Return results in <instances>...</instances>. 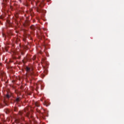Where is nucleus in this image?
Segmentation results:
<instances>
[{
  "mask_svg": "<svg viewBox=\"0 0 124 124\" xmlns=\"http://www.w3.org/2000/svg\"><path fill=\"white\" fill-rule=\"evenodd\" d=\"M34 104H35V106H36V107H40V105L39 104V102H35L34 103Z\"/></svg>",
  "mask_w": 124,
  "mask_h": 124,
  "instance_id": "obj_7",
  "label": "nucleus"
},
{
  "mask_svg": "<svg viewBox=\"0 0 124 124\" xmlns=\"http://www.w3.org/2000/svg\"><path fill=\"white\" fill-rule=\"evenodd\" d=\"M45 0H42V1L40 2V3L39 4V7H42V6L45 5L44 1Z\"/></svg>",
  "mask_w": 124,
  "mask_h": 124,
  "instance_id": "obj_4",
  "label": "nucleus"
},
{
  "mask_svg": "<svg viewBox=\"0 0 124 124\" xmlns=\"http://www.w3.org/2000/svg\"><path fill=\"white\" fill-rule=\"evenodd\" d=\"M21 97H17L16 98V101L18 103V102H20L21 101Z\"/></svg>",
  "mask_w": 124,
  "mask_h": 124,
  "instance_id": "obj_6",
  "label": "nucleus"
},
{
  "mask_svg": "<svg viewBox=\"0 0 124 124\" xmlns=\"http://www.w3.org/2000/svg\"><path fill=\"white\" fill-rule=\"evenodd\" d=\"M14 111H17V108H14Z\"/></svg>",
  "mask_w": 124,
  "mask_h": 124,
  "instance_id": "obj_14",
  "label": "nucleus"
},
{
  "mask_svg": "<svg viewBox=\"0 0 124 124\" xmlns=\"http://www.w3.org/2000/svg\"><path fill=\"white\" fill-rule=\"evenodd\" d=\"M50 0H47V2H49V1H50Z\"/></svg>",
  "mask_w": 124,
  "mask_h": 124,
  "instance_id": "obj_19",
  "label": "nucleus"
},
{
  "mask_svg": "<svg viewBox=\"0 0 124 124\" xmlns=\"http://www.w3.org/2000/svg\"><path fill=\"white\" fill-rule=\"evenodd\" d=\"M31 111V107H28L26 108L24 111H19V114L20 116H22V115H24L27 117V118H32V116L30 113V111Z\"/></svg>",
  "mask_w": 124,
  "mask_h": 124,
  "instance_id": "obj_1",
  "label": "nucleus"
},
{
  "mask_svg": "<svg viewBox=\"0 0 124 124\" xmlns=\"http://www.w3.org/2000/svg\"><path fill=\"white\" fill-rule=\"evenodd\" d=\"M21 119L22 120V121H24V117H21Z\"/></svg>",
  "mask_w": 124,
  "mask_h": 124,
  "instance_id": "obj_17",
  "label": "nucleus"
},
{
  "mask_svg": "<svg viewBox=\"0 0 124 124\" xmlns=\"http://www.w3.org/2000/svg\"><path fill=\"white\" fill-rule=\"evenodd\" d=\"M37 12H41V9H40L39 7H37Z\"/></svg>",
  "mask_w": 124,
  "mask_h": 124,
  "instance_id": "obj_9",
  "label": "nucleus"
},
{
  "mask_svg": "<svg viewBox=\"0 0 124 124\" xmlns=\"http://www.w3.org/2000/svg\"><path fill=\"white\" fill-rule=\"evenodd\" d=\"M26 70L27 72H31L30 74H32V72H31V71H32V69H31L29 67H26Z\"/></svg>",
  "mask_w": 124,
  "mask_h": 124,
  "instance_id": "obj_2",
  "label": "nucleus"
},
{
  "mask_svg": "<svg viewBox=\"0 0 124 124\" xmlns=\"http://www.w3.org/2000/svg\"><path fill=\"white\" fill-rule=\"evenodd\" d=\"M10 95L9 94H7V95H6V97L7 98H10Z\"/></svg>",
  "mask_w": 124,
  "mask_h": 124,
  "instance_id": "obj_11",
  "label": "nucleus"
},
{
  "mask_svg": "<svg viewBox=\"0 0 124 124\" xmlns=\"http://www.w3.org/2000/svg\"><path fill=\"white\" fill-rule=\"evenodd\" d=\"M2 35H3V36L4 37V36H5V35L4 34H2Z\"/></svg>",
  "mask_w": 124,
  "mask_h": 124,
  "instance_id": "obj_18",
  "label": "nucleus"
},
{
  "mask_svg": "<svg viewBox=\"0 0 124 124\" xmlns=\"http://www.w3.org/2000/svg\"><path fill=\"white\" fill-rule=\"evenodd\" d=\"M33 2H35V4L37 5V3L39 2V0H31V3L32 4Z\"/></svg>",
  "mask_w": 124,
  "mask_h": 124,
  "instance_id": "obj_3",
  "label": "nucleus"
},
{
  "mask_svg": "<svg viewBox=\"0 0 124 124\" xmlns=\"http://www.w3.org/2000/svg\"><path fill=\"white\" fill-rule=\"evenodd\" d=\"M37 28V27H36V26H34V25H32L31 26V30H32V31H35Z\"/></svg>",
  "mask_w": 124,
  "mask_h": 124,
  "instance_id": "obj_5",
  "label": "nucleus"
},
{
  "mask_svg": "<svg viewBox=\"0 0 124 124\" xmlns=\"http://www.w3.org/2000/svg\"><path fill=\"white\" fill-rule=\"evenodd\" d=\"M35 59H36V56H34L33 57V61H34V60H35Z\"/></svg>",
  "mask_w": 124,
  "mask_h": 124,
  "instance_id": "obj_13",
  "label": "nucleus"
},
{
  "mask_svg": "<svg viewBox=\"0 0 124 124\" xmlns=\"http://www.w3.org/2000/svg\"><path fill=\"white\" fill-rule=\"evenodd\" d=\"M47 103H46V102H45V103L44 104V105H46V106H48L47 105H46Z\"/></svg>",
  "mask_w": 124,
  "mask_h": 124,
  "instance_id": "obj_15",
  "label": "nucleus"
},
{
  "mask_svg": "<svg viewBox=\"0 0 124 124\" xmlns=\"http://www.w3.org/2000/svg\"><path fill=\"white\" fill-rule=\"evenodd\" d=\"M21 55H24V52H21Z\"/></svg>",
  "mask_w": 124,
  "mask_h": 124,
  "instance_id": "obj_16",
  "label": "nucleus"
},
{
  "mask_svg": "<svg viewBox=\"0 0 124 124\" xmlns=\"http://www.w3.org/2000/svg\"><path fill=\"white\" fill-rule=\"evenodd\" d=\"M4 18V16H0V19H2V20H3V19Z\"/></svg>",
  "mask_w": 124,
  "mask_h": 124,
  "instance_id": "obj_12",
  "label": "nucleus"
},
{
  "mask_svg": "<svg viewBox=\"0 0 124 124\" xmlns=\"http://www.w3.org/2000/svg\"><path fill=\"white\" fill-rule=\"evenodd\" d=\"M1 74H4V73H1Z\"/></svg>",
  "mask_w": 124,
  "mask_h": 124,
  "instance_id": "obj_20",
  "label": "nucleus"
},
{
  "mask_svg": "<svg viewBox=\"0 0 124 124\" xmlns=\"http://www.w3.org/2000/svg\"><path fill=\"white\" fill-rule=\"evenodd\" d=\"M36 111L39 114H41V115H43V113L41 112V111H40V110L37 109Z\"/></svg>",
  "mask_w": 124,
  "mask_h": 124,
  "instance_id": "obj_8",
  "label": "nucleus"
},
{
  "mask_svg": "<svg viewBox=\"0 0 124 124\" xmlns=\"http://www.w3.org/2000/svg\"><path fill=\"white\" fill-rule=\"evenodd\" d=\"M3 3H2L3 4H4L5 5V3L7 2V0H3Z\"/></svg>",
  "mask_w": 124,
  "mask_h": 124,
  "instance_id": "obj_10",
  "label": "nucleus"
}]
</instances>
